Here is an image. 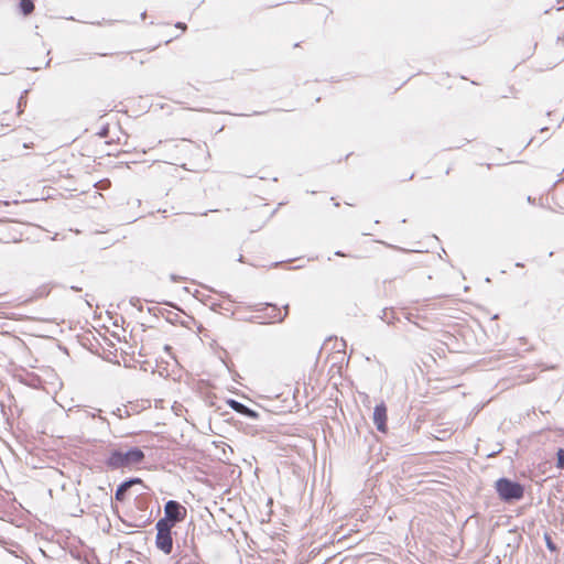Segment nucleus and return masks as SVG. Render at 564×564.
<instances>
[{
    "label": "nucleus",
    "instance_id": "f257e3e1",
    "mask_svg": "<svg viewBox=\"0 0 564 564\" xmlns=\"http://www.w3.org/2000/svg\"><path fill=\"white\" fill-rule=\"evenodd\" d=\"M144 453L138 447L117 448L109 452L105 464L109 469L138 468L144 460Z\"/></svg>",
    "mask_w": 564,
    "mask_h": 564
},
{
    "label": "nucleus",
    "instance_id": "f03ea898",
    "mask_svg": "<svg viewBox=\"0 0 564 564\" xmlns=\"http://www.w3.org/2000/svg\"><path fill=\"white\" fill-rule=\"evenodd\" d=\"M496 490L505 501L519 500L524 494V488L521 484L507 478H500L496 481Z\"/></svg>",
    "mask_w": 564,
    "mask_h": 564
},
{
    "label": "nucleus",
    "instance_id": "7ed1b4c3",
    "mask_svg": "<svg viewBox=\"0 0 564 564\" xmlns=\"http://www.w3.org/2000/svg\"><path fill=\"white\" fill-rule=\"evenodd\" d=\"M156 528V538L155 545L162 551L164 554H170L173 550V538H172V529L171 524L163 521H158L155 524Z\"/></svg>",
    "mask_w": 564,
    "mask_h": 564
},
{
    "label": "nucleus",
    "instance_id": "20e7f679",
    "mask_svg": "<svg viewBox=\"0 0 564 564\" xmlns=\"http://www.w3.org/2000/svg\"><path fill=\"white\" fill-rule=\"evenodd\" d=\"M185 517L186 509L177 501L169 500L164 507V518L159 521L167 522L171 527H174L175 523L183 521Z\"/></svg>",
    "mask_w": 564,
    "mask_h": 564
},
{
    "label": "nucleus",
    "instance_id": "39448f33",
    "mask_svg": "<svg viewBox=\"0 0 564 564\" xmlns=\"http://www.w3.org/2000/svg\"><path fill=\"white\" fill-rule=\"evenodd\" d=\"M264 311L269 323H281L289 314V305H285L284 310L282 311L276 305L267 304Z\"/></svg>",
    "mask_w": 564,
    "mask_h": 564
},
{
    "label": "nucleus",
    "instance_id": "423d86ee",
    "mask_svg": "<svg viewBox=\"0 0 564 564\" xmlns=\"http://www.w3.org/2000/svg\"><path fill=\"white\" fill-rule=\"evenodd\" d=\"M373 423L376 424L378 431H387V408L384 403L376 405L373 410Z\"/></svg>",
    "mask_w": 564,
    "mask_h": 564
},
{
    "label": "nucleus",
    "instance_id": "0eeeda50",
    "mask_svg": "<svg viewBox=\"0 0 564 564\" xmlns=\"http://www.w3.org/2000/svg\"><path fill=\"white\" fill-rule=\"evenodd\" d=\"M229 405L231 409H234L236 412L240 414L247 415L249 417H257V413L253 410L247 408L245 404L238 401L230 400Z\"/></svg>",
    "mask_w": 564,
    "mask_h": 564
},
{
    "label": "nucleus",
    "instance_id": "6e6552de",
    "mask_svg": "<svg viewBox=\"0 0 564 564\" xmlns=\"http://www.w3.org/2000/svg\"><path fill=\"white\" fill-rule=\"evenodd\" d=\"M139 482H141V479L135 478L121 484L116 490V499L122 501L124 499L126 491L131 487V485Z\"/></svg>",
    "mask_w": 564,
    "mask_h": 564
},
{
    "label": "nucleus",
    "instance_id": "1a4fd4ad",
    "mask_svg": "<svg viewBox=\"0 0 564 564\" xmlns=\"http://www.w3.org/2000/svg\"><path fill=\"white\" fill-rule=\"evenodd\" d=\"M19 9L24 15H29L34 10V4L32 0H20Z\"/></svg>",
    "mask_w": 564,
    "mask_h": 564
},
{
    "label": "nucleus",
    "instance_id": "9d476101",
    "mask_svg": "<svg viewBox=\"0 0 564 564\" xmlns=\"http://www.w3.org/2000/svg\"><path fill=\"white\" fill-rule=\"evenodd\" d=\"M556 456H557V464L556 466L558 468H562L564 469V449L563 448H560L556 453Z\"/></svg>",
    "mask_w": 564,
    "mask_h": 564
},
{
    "label": "nucleus",
    "instance_id": "9b49d317",
    "mask_svg": "<svg viewBox=\"0 0 564 564\" xmlns=\"http://www.w3.org/2000/svg\"><path fill=\"white\" fill-rule=\"evenodd\" d=\"M545 542H546V546L550 551H555L556 547L554 545V543L552 542L551 538L549 535H545Z\"/></svg>",
    "mask_w": 564,
    "mask_h": 564
}]
</instances>
